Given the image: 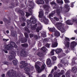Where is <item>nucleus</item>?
<instances>
[{
  "mask_svg": "<svg viewBox=\"0 0 77 77\" xmlns=\"http://www.w3.org/2000/svg\"><path fill=\"white\" fill-rule=\"evenodd\" d=\"M46 63L48 65H50L51 64V61L50 59L48 58L47 59L46 61Z\"/></svg>",
  "mask_w": 77,
  "mask_h": 77,
  "instance_id": "nucleus-17",
  "label": "nucleus"
},
{
  "mask_svg": "<svg viewBox=\"0 0 77 77\" xmlns=\"http://www.w3.org/2000/svg\"><path fill=\"white\" fill-rule=\"evenodd\" d=\"M48 77H53V75L50 74L49 75Z\"/></svg>",
  "mask_w": 77,
  "mask_h": 77,
  "instance_id": "nucleus-44",
  "label": "nucleus"
},
{
  "mask_svg": "<svg viewBox=\"0 0 77 77\" xmlns=\"http://www.w3.org/2000/svg\"><path fill=\"white\" fill-rule=\"evenodd\" d=\"M21 19L23 20V21H24V20H25V17H23Z\"/></svg>",
  "mask_w": 77,
  "mask_h": 77,
  "instance_id": "nucleus-47",
  "label": "nucleus"
},
{
  "mask_svg": "<svg viewBox=\"0 0 77 77\" xmlns=\"http://www.w3.org/2000/svg\"><path fill=\"white\" fill-rule=\"evenodd\" d=\"M76 59H77L76 57L73 58L72 62V66H73L74 65H75V60H76Z\"/></svg>",
  "mask_w": 77,
  "mask_h": 77,
  "instance_id": "nucleus-20",
  "label": "nucleus"
},
{
  "mask_svg": "<svg viewBox=\"0 0 77 77\" xmlns=\"http://www.w3.org/2000/svg\"><path fill=\"white\" fill-rule=\"evenodd\" d=\"M41 50L42 51H43L44 53H46L45 52H47V49H46V48L45 47H43L42 48H41Z\"/></svg>",
  "mask_w": 77,
  "mask_h": 77,
  "instance_id": "nucleus-22",
  "label": "nucleus"
},
{
  "mask_svg": "<svg viewBox=\"0 0 77 77\" xmlns=\"http://www.w3.org/2000/svg\"><path fill=\"white\" fill-rule=\"evenodd\" d=\"M9 77H12L14 76V77H20V76L18 75H17L16 74V71L13 70H10L9 72L7 73Z\"/></svg>",
  "mask_w": 77,
  "mask_h": 77,
  "instance_id": "nucleus-7",
  "label": "nucleus"
},
{
  "mask_svg": "<svg viewBox=\"0 0 77 77\" xmlns=\"http://www.w3.org/2000/svg\"><path fill=\"white\" fill-rule=\"evenodd\" d=\"M54 24L55 27H56L59 30L61 31L62 33H64L65 32L64 29V26H65L64 24L61 22H57Z\"/></svg>",
  "mask_w": 77,
  "mask_h": 77,
  "instance_id": "nucleus-4",
  "label": "nucleus"
},
{
  "mask_svg": "<svg viewBox=\"0 0 77 77\" xmlns=\"http://www.w3.org/2000/svg\"><path fill=\"white\" fill-rule=\"evenodd\" d=\"M0 24H3V21H0Z\"/></svg>",
  "mask_w": 77,
  "mask_h": 77,
  "instance_id": "nucleus-56",
  "label": "nucleus"
},
{
  "mask_svg": "<svg viewBox=\"0 0 77 77\" xmlns=\"http://www.w3.org/2000/svg\"><path fill=\"white\" fill-rule=\"evenodd\" d=\"M58 45V43L57 42V39H55V40L52 43L51 47L53 48H55V47H57Z\"/></svg>",
  "mask_w": 77,
  "mask_h": 77,
  "instance_id": "nucleus-11",
  "label": "nucleus"
},
{
  "mask_svg": "<svg viewBox=\"0 0 77 77\" xmlns=\"http://www.w3.org/2000/svg\"><path fill=\"white\" fill-rule=\"evenodd\" d=\"M38 46L39 47H41V43H39L38 45Z\"/></svg>",
  "mask_w": 77,
  "mask_h": 77,
  "instance_id": "nucleus-51",
  "label": "nucleus"
},
{
  "mask_svg": "<svg viewBox=\"0 0 77 77\" xmlns=\"http://www.w3.org/2000/svg\"><path fill=\"white\" fill-rule=\"evenodd\" d=\"M64 73V70H62L61 71L60 73H58L57 72H55L54 73V77H59L60 75L63 74Z\"/></svg>",
  "mask_w": 77,
  "mask_h": 77,
  "instance_id": "nucleus-8",
  "label": "nucleus"
},
{
  "mask_svg": "<svg viewBox=\"0 0 77 77\" xmlns=\"http://www.w3.org/2000/svg\"><path fill=\"white\" fill-rule=\"evenodd\" d=\"M30 38H32V37H33V35L32 34H31L30 35Z\"/></svg>",
  "mask_w": 77,
  "mask_h": 77,
  "instance_id": "nucleus-43",
  "label": "nucleus"
},
{
  "mask_svg": "<svg viewBox=\"0 0 77 77\" xmlns=\"http://www.w3.org/2000/svg\"><path fill=\"white\" fill-rule=\"evenodd\" d=\"M54 51H55V50H52L51 52L50 53V55L51 56H53V55L54 54Z\"/></svg>",
  "mask_w": 77,
  "mask_h": 77,
  "instance_id": "nucleus-27",
  "label": "nucleus"
},
{
  "mask_svg": "<svg viewBox=\"0 0 77 77\" xmlns=\"http://www.w3.org/2000/svg\"><path fill=\"white\" fill-rule=\"evenodd\" d=\"M29 11L30 13H28V12H26V17H28V16H29V15H31L32 14V12H33V11L32 10V9L30 8L29 9Z\"/></svg>",
  "mask_w": 77,
  "mask_h": 77,
  "instance_id": "nucleus-12",
  "label": "nucleus"
},
{
  "mask_svg": "<svg viewBox=\"0 0 77 77\" xmlns=\"http://www.w3.org/2000/svg\"><path fill=\"white\" fill-rule=\"evenodd\" d=\"M75 22L77 23V20L75 19H73L72 20H68L66 22V23L68 25H72L73 24V22Z\"/></svg>",
  "mask_w": 77,
  "mask_h": 77,
  "instance_id": "nucleus-9",
  "label": "nucleus"
},
{
  "mask_svg": "<svg viewBox=\"0 0 77 77\" xmlns=\"http://www.w3.org/2000/svg\"><path fill=\"white\" fill-rule=\"evenodd\" d=\"M2 77H5V74H3L2 75Z\"/></svg>",
  "mask_w": 77,
  "mask_h": 77,
  "instance_id": "nucleus-54",
  "label": "nucleus"
},
{
  "mask_svg": "<svg viewBox=\"0 0 77 77\" xmlns=\"http://www.w3.org/2000/svg\"><path fill=\"white\" fill-rule=\"evenodd\" d=\"M68 65V63H65V65Z\"/></svg>",
  "mask_w": 77,
  "mask_h": 77,
  "instance_id": "nucleus-62",
  "label": "nucleus"
},
{
  "mask_svg": "<svg viewBox=\"0 0 77 77\" xmlns=\"http://www.w3.org/2000/svg\"><path fill=\"white\" fill-rule=\"evenodd\" d=\"M51 37H53V34H51Z\"/></svg>",
  "mask_w": 77,
  "mask_h": 77,
  "instance_id": "nucleus-61",
  "label": "nucleus"
},
{
  "mask_svg": "<svg viewBox=\"0 0 77 77\" xmlns=\"http://www.w3.org/2000/svg\"><path fill=\"white\" fill-rule=\"evenodd\" d=\"M65 2L66 3H70V2H69V0H64Z\"/></svg>",
  "mask_w": 77,
  "mask_h": 77,
  "instance_id": "nucleus-37",
  "label": "nucleus"
},
{
  "mask_svg": "<svg viewBox=\"0 0 77 77\" xmlns=\"http://www.w3.org/2000/svg\"><path fill=\"white\" fill-rule=\"evenodd\" d=\"M57 69V66H55L54 67V69H52L51 72V74H53V72H54V70H56V69Z\"/></svg>",
  "mask_w": 77,
  "mask_h": 77,
  "instance_id": "nucleus-25",
  "label": "nucleus"
},
{
  "mask_svg": "<svg viewBox=\"0 0 77 77\" xmlns=\"http://www.w3.org/2000/svg\"><path fill=\"white\" fill-rule=\"evenodd\" d=\"M0 5H2V3H0Z\"/></svg>",
  "mask_w": 77,
  "mask_h": 77,
  "instance_id": "nucleus-64",
  "label": "nucleus"
},
{
  "mask_svg": "<svg viewBox=\"0 0 77 77\" xmlns=\"http://www.w3.org/2000/svg\"><path fill=\"white\" fill-rule=\"evenodd\" d=\"M57 2L60 5H63V2L62 0H57Z\"/></svg>",
  "mask_w": 77,
  "mask_h": 77,
  "instance_id": "nucleus-21",
  "label": "nucleus"
},
{
  "mask_svg": "<svg viewBox=\"0 0 77 77\" xmlns=\"http://www.w3.org/2000/svg\"><path fill=\"white\" fill-rule=\"evenodd\" d=\"M48 0H45V2H46V3H48Z\"/></svg>",
  "mask_w": 77,
  "mask_h": 77,
  "instance_id": "nucleus-50",
  "label": "nucleus"
},
{
  "mask_svg": "<svg viewBox=\"0 0 77 77\" xmlns=\"http://www.w3.org/2000/svg\"><path fill=\"white\" fill-rule=\"evenodd\" d=\"M42 36H43L44 37V38H45V37H46V36H47V35H46V33H45L44 34V33H43V34H42Z\"/></svg>",
  "mask_w": 77,
  "mask_h": 77,
  "instance_id": "nucleus-35",
  "label": "nucleus"
},
{
  "mask_svg": "<svg viewBox=\"0 0 77 77\" xmlns=\"http://www.w3.org/2000/svg\"><path fill=\"white\" fill-rule=\"evenodd\" d=\"M54 19H55V20H56V21H59V19L57 17H54Z\"/></svg>",
  "mask_w": 77,
  "mask_h": 77,
  "instance_id": "nucleus-42",
  "label": "nucleus"
},
{
  "mask_svg": "<svg viewBox=\"0 0 77 77\" xmlns=\"http://www.w3.org/2000/svg\"><path fill=\"white\" fill-rule=\"evenodd\" d=\"M37 54L40 57H44V54L42 53V52H38V53Z\"/></svg>",
  "mask_w": 77,
  "mask_h": 77,
  "instance_id": "nucleus-16",
  "label": "nucleus"
},
{
  "mask_svg": "<svg viewBox=\"0 0 77 77\" xmlns=\"http://www.w3.org/2000/svg\"><path fill=\"white\" fill-rule=\"evenodd\" d=\"M3 41H5V42H6L7 41H8L9 40V39H5V38L3 39Z\"/></svg>",
  "mask_w": 77,
  "mask_h": 77,
  "instance_id": "nucleus-41",
  "label": "nucleus"
},
{
  "mask_svg": "<svg viewBox=\"0 0 77 77\" xmlns=\"http://www.w3.org/2000/svg\"><path fill=\"white\" fill-rule=\"evenodd\" d=\"M4 64L6 65L8 64V62H4Z\"/></svg>",
  "mask_w": 77,
  "mask_h": 77,
  "instance_id": "nucleus-49",
  "label": "nucleus"
},
{
  "mask_svg": "<svg viewBox=\"0 0 77 77\" xmlns=\"http://www.w3.org/2000/svg\"><path fill=\"white\" fill-rule=\"evenodd\" d=\"M46 46L47 47V48H50V44L47 43L46 45Z\"/></svg>",
  "mask_w": 77,
  "mask_h": 77,
  "instance_id": "nucleus-39",
  "label": "nucleus"
},
{
  "mask_svg": "<svg viewBox=\"0 0 77 77\" xmlns=\"http://www.w3.org/2000/svg\"><path fill=\"white\" fill-rule=\"evenodd\" d=\"M64 8H65V10H66L65 11L66 12H68L69 11V5H68L65 4V6L64 7Z\"/></svg>",
  "mask_w": 77,
  "mask_h": 77,
  "instance_id": "nucleus-14",
  "label": "nucleus"
},
{
  "mask_svg": "<svg viewBox=\"0 0 77 77\" xmlns=\"http://www.w3.org/2000/svg\"><path fill=\"white\" fill-rule=\"evenodd\" d=\"M12 47H14L15 48H17V46L14 42H11L10 45H5L4 46L5 50H4V51L5 53H8V52L7 50H9L10 54H13V55L9 56L8 59L10 60H11L12 59H15L16 56V53L12 50Z\"/></svg>",
  "mask_w": 77,
  "mask_h": 77,
  "instance_id": "nucleus-1",
  "label": "nucleus"
},
{
  "mask_svg": "<svg viewBox=\"0 0 77 77\" xmlns=\"http://www.w3.org/2000/svg\"><path fill=\"white\" fill-rule=\"evenodd\" d=\"M61 11V10L60 9H58L57 10V14L59 15V14H60V11Z\"/></svg>",
  "mask_w": 77,
  "mask_h": 77,
  "instance_id": "nucleus-32",
  "label": "nucleus"
},
{
  "mask_svg": "<svg viewBox=\"0 0 77 77\" xmlns=\"http://www.w3.org/2000/svg\"><path fill=\"white\" fill-rule=\"evenodd\" d=\"M55 34L54 35L55 36H57V37H58V36H60V33L56 30L55 31Z\"/></svg>",
  "mask_w": 77,
  "mask_h": 77,
  "instance_id": "nucleus-19",
  "label": "nucleus"
},
{
  "mask_svg": "<svg viewBox=\"0 0 77 77\" xmlns=\"http://www.w3.org/2000/svg\"><path fill=\"white\" fill-rule=\"evenodd\" d=\"M74 32H75V33H76V34H77V30H75Z\"/></svg>",
  "mask_w": 77,
  "mask_h": 77,
  "instance_id": "nucleus-53",
  "label": "nucleus"
},
{
  "mask_svg": "<svg viewBox=\"0 0 77 77\" xmlns=\"http://www.w3.org/2000/svg\"><path fill=\"white\" fill-rule=\"evenodd\" d=\"M62 77H65V75H63Z\"/></svg>",
  "mask_w": 77,
  "mask_h": 77,
  "instance_id": "nucleus-60",
  "label": "nucleus"
},
{
  "mask_svg": "<svg viewBox=\"0 0 77 77\" xmlns=\"http://www.w3.org/2000/svg\"><path fill=\"white\" fill-rule=\"evenodd\" d=\"M29 2L30 3H33V2L32 1H29Z\"/></svg>",
  "mask_w": 77,
  "mask_h": 77,
  "instance_id": "nucleus-55",
  "label": "nucleus"
},
{
  "mask_svg": "<svg viewBox=\"0 0 77 77\" xmlns=\"http://www.w3.org/2000/svg\"><path fill=\"white\" fill-rule=\"evenodd\" d=\"M34 37H35V38L36 39H37L38 38V36H37V35H35L34 36Z\"/></svg>",
  "mask_w": 77,
  "mask_h": 77,
  "instance_id": "nucleus-48",
  "label": "nucleus"
},
{
  "mask_svg": "<svg viewBox=\"0 0 77 77\" xmlns=\"http://www.w3.org/2000/svg\"><path fill=\"white\" fill-rule=\"evenodd\" d=\"M36 22V18L33 16L31 17L30 19V20H27V26L28 27V26H30V27H31V29L33 30L36 28V31L37 32H39V30L42 29V26L41 25V23H38L39 26L37 28H36L37 24H35V25L32 26V24H35Z\"/></svg>",
  "mask_w": 77,
  "mask_h": 77,
  "instance_id": "nucleus-2",
  "label": "nucleus"
},
{
  "mask_svg": "<svg viewBox=\"0 0 77 77\" xmlns=\"http://www.w3.org/2000/svg\"><path fill=\"white\" fill-rule=\"evenodd\" d=\"M49 30L50 32H55L56 30L55 29V28L54 27L51 28L49 29Z\"/></svg>",
  "mask_w": 77,
  "mask_h": 77,
  "instance_id": "nucleus-24",
  "label": "nucleus"
},
{
  "mask_svg": "<svg viewBox=\"0 0 77 77\" xmlns=\"http://www.w3.org/2000/svg\"><path fill=\"white\" fill-rule=\"evenodd\" d=\"M56 12H55V11H53V12L51 14H49V17H53V14H55V13Z\"/></svg>",
  "mask_w": 77,
  "mask_h": 77,
  "instance_id": "nucleus-31",
  "label": "nucleus"
},
{
  "mask_svg": "<svg viewBox=\"0 0 77 77\" xmlns=\"http://www.w3.org/2000/svg\"><path fill=\"white\" fill-rule=\"evenodd\" d=\"M58 66L59 68H60L61 67H62V65L60 64H59L58 65Z\"/></svg>",
  "mask_w": 77,
  "mask_h": 77,
  "instance_id": "nucleus-40",
  "label": "nucleus"
},
{
  "mask_svg": "<svg viewBox=\"0 0 77 77\" xmlns=\"http://www.w3.org/2000/svg\"><path fill=\"white\" fill-rule=\"evenodd\" d=\"M17 54L19 56H23V57H26L27 56V54H26V52L24 50L21 51L20 52V53L19 52H18Z\"/></svg>",
  "mask_w": 77,
  "mask_h": 77,
  "instance_id": "nucleus-10",
  "label": "nucleus"
},
{
  "mask_svg": "<svg viewBox=\"0 0 77 77\" xmlns=\"http://www.w3.org/2000/svg\"><path fill=\"white\" fill-rule=\"evenodd\" d=\"M43 7L45 9H47V10H48V9L50 8V7L49 6H48V5H44L43 6Z\"/></svg>",
  "mask_w": 77,
  "mask_h": 77,
  "instance_id": "nucleus-28",
  "label": "nucleus"
},
{
  "mask_svg": "<svg viewBox=\"0 0 77 77\" xmlns=\"http://www.w3.org/2000/svg\"><path fill=\"white\" fill-rule=\"evenodd\" d=\"M6 32L8 33H9V30H7L6 31Z\"/></svg>",
  "mask_w": 77,
  "mask_h": 77,
  "instance_id": "nucleus-58",
  "label": "nucleus"
},
{
  "mask_svg": "<svg viewBox=\"0 0 77 77\" xmlns=\"http://www.w3.org/2000/svg\"><path fill=\"white\" fill-rule=\"evenodd\" d=\"M55 51L57 54H58L60 52H62V50L60 48L57 49L56 50H55Z\"/></svg>",
  "mask_w": 77,
  "mask_h": 77,
  "instance_id": "nucleus-18",
  "label": "nucleus"
},
{
  "mask_svg": "<svg viewBox=\"0 0 77 77\" xmlns=\"http://www.w3.org/2000/svg\"><path fill=\"white\" fill-rule=\"evenodd\" d=\"M76 45H77V43L75 42H72L71 45L70 47L71 48H72L75 47V46Z\"/></svg>",
  "mask_w": 77,
  "mask_h": 77,
  "instance_id": "nucleus-15",
  "label": "nucleus"
},
{
  "mask_svg": "<svg viewBox=\"0 0 77 77\" xmlns=\"http://www.w3.org/2000/svg\"><path fill=\"white\" fill-rule=\"evenodd\" d=\"M75 2H72L70 3V5H71V8H73L74 6V4Z\"/></svg>",
  "mask_w": 77,
  "mask_h": 77,
  "instance_id": "nucleus-34",
  "label": "nucleus"
},
{
  "mask_svg": "<svg viewBox=\"0 0 77 77\" xmlns=\"http://www.w3.org/2000/svg\"><path fill=\"white\" fill-rule=\"evenodd\" d=\"M21 45L22 47H28V44H22Z\"/></svg>",
  "mask_w": 77,
  "mask_h": 77,
  "instance_id": "nucleus-30",
  "label": "nucleus"
},
{
  "mask_svg": "<svg viewBox=\"0 0 77 77\" xmlns=\"http://www.w3.org/2000/svg\"><path fill=\"white\" fill-rule=\"evenodd\" d=\"M48 14V12L46 11V14L47 15Z\"/></svg>",
  "mask_w": 77,
  "mask_h": 77,
  "instance_id": "nucleus-59",
  "label": "nucleus"
},
{
  "mask_svg": "<svg viewBox=\"0 0 77 77\" xmlns=\"http://www.w3.org/2000/svg\"><path fill=\"white\" fill-rule=\"evenodd\" d=\"M71 39L73 40H74V39H75V38H74V37H72L71 38Z\"/></svg>",
  "mask_w": 77,
  "mask_h": 77,
  "instance_id": "nucleus-52",
  "label": "nucleus"
},
{
  "mask_svg": "<svg viewBox=\"0 0 77 77\" xmlns=\"http://www.w3.org/2000/svg\"><path fill=\"white\" fill-rule=\"evenodd\" d=\"M52 59L53 60H56L57 58L56 57H52Z\"/></svg>",
  "mask_w": 77,
  "mask_h": 77,
  "instance_id": "nucleus-36",
  "label": "nucleus"
},
{
  "mask_svg": "<svg viewBox=\"0 0 77 77\" xmlns=\"http://www.w3.org/2000/svg\"><path fill=\"white\" fill-rule=\"evenodd\" d=\"M57 72H59V71H60V70H59V69H57Z\"/></svg>",
  "mask_w": 77,
  "mask_h": 77,
  "instance_id": "nucleus-57",
  "label": "nucleus"
},
{
  "mask_svg": "<svg viewBox=\"0 0 77 77\" xmlns=\"http://www.w3.org/2000/svg\"><path fill=\"white\" fill-rule=\"evenodd\" d=\"M63 35H62V36H61V38H63Z\"/></svg>",
  "mask_w": 77,
  "mask_h": 77,
  "instance_id": "nucleus-63",
  "label": "nucleus"
},
{
  "mask_svg": "<svg viewBox=\"0 0 77 77\" xmlns=\"http://www.w3.org/2000/svg\"><path fill=\"white\" fill-rule=\"evenodd\" d=\"M64 40V42L66 43L64 47L65 53H68V49H69V42L68 41H69V38L65 37Z\"/></svg>",
  "mask_w": 77,
  "mask_h": 77,
  "instance_id": "nucleus-5",
  "label": "nucleus"
},
{
  "mask_svg": "<svg viewBox=\"0 0 77 77\" xmlns=\"http://www.w3.org/2000/svg\"><path fill=\"white\" fill-rule=\"evenodd\" d=\"M51 5H56V4L55 3L54 1H53L51 3Z\"/></svg>",
  "mask_w": 77,
  "mask_h": 77,
  "instance_id": "nucleus-38",
  "label": "nucleus"
},
{
  "mask_svg": "<svg viewBox=\"0 0 77 77\" xmlns=\"http://www.w3.org/2000/svg\"><path fill=\"white\" fill-rule=\"evenodd\" d=\"M25 23H23L21 24L22 26H25Z\"/></svg>",
  "mask_w": 77,
  "mask_h": 77,
  "instance_id": "nucleus-45",
  "label": "nucleus"
},
{
  "mask_svg": "<svg viewBox=\"0 0 77 77\" xmlns=\"http://www.w3.org/2000/svg\"><path fill=\"white\" fill-rule=\"evenodd\" d=\"M27 38H25V40H24V42H23L22 41V42H27Z\"/></svg>",
  "mask_w": 77,
  "mask_h": 77,
  "instance_id": "nucleus-46",
  "label": "nucleus"
},
{
  "mask_svg": "<svg viewBox=\"0 0 77 77\" xmlns=\"http://www.w3.org/2000/svg\"><path fill=\"white\" fill-rule=\"evenodd\" d=\"M70 73V70H69L67 71L66 73V77H70L69 73Z\"/></svg>",
  "mask_w": 77,
  "mask_h": 77,
  "instance_id": "nucleus-23",
  "label": "nucleus"
},
{
  "mask_svg": "<svg viewBox=\"0 0 77 77\" xmlns=\"http://www.w3.org/2000/svg\"><path fill=\"white\" fill-rule=\"evenodd\" d=\"M39 14L38 15V17L39 18H41L39 19L40 21L41 22H43L42 21V20L41 18H43V21L44 23L45 24H48V22H49V21L48 19H46L45 17H44V11L43 10H41V11H39L38 12Z\"/></svg>",
  "mask_w": 77,
  "mask_h": 77,
  "instance_id": "nucleus-3",
  "label": "nucleus"
},
{
  "mask_svg": "<svg viewBox=\"0 0 77 77\" xmlns=\"http://www.w3.org/2000/svg\"><path fill=\"white\" fill-rule=\"evenodd\" d=\"M24 35L26 38H29V35H28V34L27 33H24Z\"/></svg>",
  "mask_w": 77,
  "mask_h": 77,
  "instance_id": "nucleus-33",
  "label": "nucleus"
},
{
  "mask_svg": "<svg viewBox=\"0 0 77 77\" xmlns=\"http://www.w3.org/2000/svg\"><path fill=\"white\" fill-rule=\"evenodd\" d=\"M24 30H25L27 32H28V33H30V31L27 28V27H25L24 28Z\"/></svg>",
  "mask_w": 77,
  "mask_h": 77,
  "instance_id": "nucleus-29",
  "label": "nucleus"
},
{
  "mask_svg": "<svg viewBox=\"0 0 77 77\" xmlns=\"http://www.w3.org/2000/svg\"><path fill=\"white\" fill-rule=\"evenodd\" d=\"M13 62L14 65H16L18 63V61L17 60H15L13 61Z\"/></svg>",
  "mask_w": 77,
  "mask_h": 77,
  "instance_id": "nucleus-26",
  "label": "nucleus"
},
{
  "mask_svg": "<svg viewBox=\"0 0 77 77\" xmlns=\"http://www.w3.org/2000/svg\"><path fill=\"white\" fill-rule=\"evenodd\" d=\"M40 63V62H37L35 63V67L36 69V70L38 72H41L42 70L44 69V68L45 67V65L44 64H43L41 67V69L40 68V67L38 66V65Z\"/></svg>",
  "mask_w": 77,
  "mask_h": 77,
  "instance_id": "nucleus-6",
  "label": "nucleus"
},
{
  "mask_svg": "<svg viewBox=\"0 0 77 77\" xmlns=\"http://www.w3.org/2000/svg\"><path fill=\"white\" fill-rule=\"evenodd\" d=\"M36 3L38 5H41L42 4H44V0H38L35 1Z\"/></svg>",
  "mask_w": 77,
  "mask_h": 77,
  "instance_id": "nucleus-13",
  "label": "nucleus"
}]
</instances>
